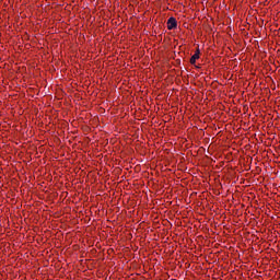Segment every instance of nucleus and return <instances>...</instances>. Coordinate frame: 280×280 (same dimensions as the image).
Masks as SVG:
<instances>
[{
    "label": "nucleus",
    "mask_w": 280,
    "mask_h": 280,
    "mask_svg": "<svg viewBox=\"0 0 280 280\" xmlns=\"http://www.w3.org/2000/svg\"><path fill=\"white\" fill-rule=\"evenodd\" d=\"M178 27V22L175 20V18H170L167 20V30H176Z\"/></svg>",
    "instance_id": "1"
},
{
    "label": "nucleus",
    "mask_w": 280,
    "mask_h": 280,
    "mask_svg": "<svg viewBox=\"0 0 280 280\" xmlns=\"http://www.w3.org/2000/svg\"><path fill=\"white\" fill-rule=\"evenodd\" d=\"M200 58V50L197 49V51L191 56L190 58V65H196V61Z\"/></svg>",
    "instance_id": "2"
}]
</instances>
